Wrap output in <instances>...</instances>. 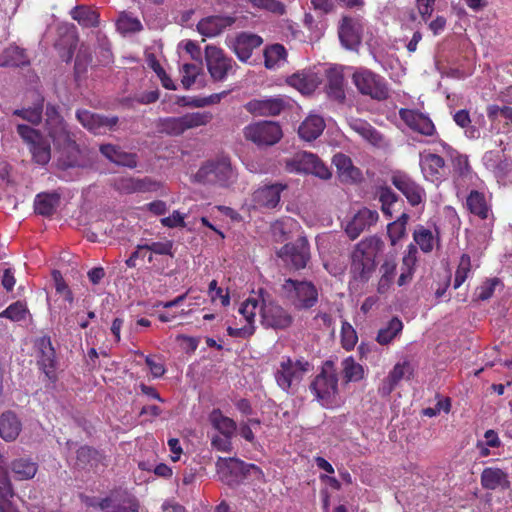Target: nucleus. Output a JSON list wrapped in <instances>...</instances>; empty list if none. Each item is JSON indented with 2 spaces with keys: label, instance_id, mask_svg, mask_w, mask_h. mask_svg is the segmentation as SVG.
I'll return each instance as SVG.
<instances>
[{
  "label": "nucleus",
  "instance_id": "13d9d810",
  "mask_svg": "<svg viewBox=\"0 0 512 512\" xmlns=\"http://www.w3.org/2000/svg\"><path fill=\"white\" fill-rule=\"evenodd\" d=\"M117 27L118 30L123 33H130L140 31L142 29V24L138 19L128 16L127 14H123L117 21Z\"/></svg>",
  "mask_w": 512,
  "mask_h": 512
},
{
  "label": "nucleus",
  "instance_id": "bb28decb",
  "mask_svg": "<svg viewBox=\"0 0 512 512\" xmlns=\"http://www.w3.org/2000/svg\"><path fill=\"white\" fill-rule=\"evenodd\" d=\"M326 78V88L329 97L340 102L343 101L345 99L343 68L335 66L327 69Z\"/></svg>",
  "mask_w": 512,
  "mask_h": 512
},
{
  "label": "nucleus",
  "instance_id": "2f4dec72",
  "mask_svg": "<svg viewBox=\"0 0 512 512\" xmlns=\"http://www.w3.org/2000/svg\"><path fill=\"white\" fill-rule=\"evenodd\" d=\"M157 184L149 178L135 179L122 177L116 180L115 187L122 193L146 192L156 189Z\"/></svg>",
  "mask_w": 512,
  "mask_h": 512
},
{
  "label": "nucleus",
  "instance_id": "f03ea898",
  "mask_svg": "<svg viewBox=\"0 0 512 512\" xmlns=\"http://www.w3.org/2000/svg\"><path fill=\"white\" fill-rule=\"evenodd\" d=\"M383 247V241L377 236L364 238L355 245L350 266V273L355 280L365 283L372 277L376 269V257Z\"/></svg>",
  "mask_w": 512,
  "mask_h": 512
},
{
  "label": "nucleus",
  "instance_id": "09e8293b",
  "mask_svg": "<svg viewBox=\"0 0 512 512\" xmlns=\"http://www.w3.org/2000/svg\"><path fill=\"white\" fill-rule=\"evenodd\" d=\"M342 372L347 382H356L363 378L364 369L352 357L345 358L342 363Z\"/></svg>",
  "mask_w": 512,
  "mask_h": 512
},
{
  "label": "nucleus",
  "instance_id": "3c124183",
  "mask_svg": "<svg viewBox=\"0 0 512 512\" xmlns=\"http://www.w3.org/2000/svg\"><path fill=\"white\" fill-rule=\"evenodd\" d=\"M29 314V310L25 303L21 301H16L10 304L5 310L0 313L1 318H7L11 321H22L25 320L27 315Z\"/></svg>",
  "mask_w": 512,
  "mask_h": 512
},
{
  "label": "nucleus",
  "instance_id": "6e6d98bb",
  "mask_svg": "<svg viewBox=\"0 0 512 512\" xmlns=\"http://www.w3.org/2000/svg\"><path fill=\"white\" fill-rule=\"evenodd\" d=\"M358 340L357 333L350 323L347 321L342 322L341 327V343L342 347L346 350L354 348Z\"/></svg>",
  "mask_w": 512,
  "mask_h": 512
},
{
  "label": "nucleus",
  "instance_id": "6e6552de",
  "mask_svg": "<svg viewBox=\"0 0 512 512\" xmlns=\"http://www.w3.org/2000/svg\"><path fill=\"white\" fill-rule=\"evenodd\" d=\"M285 170L289 173L311 174L320 179L331 178L329 168L315 154L301 151L284 161Z\"/></svg>",
  "mask_w": 512,
  "mask_h": 512
},
{
  "label": "nucleus",
  "instance_id": "bf43d9fd",
  "mask_svg": "<svg viewBox=\"0 0 512 512\" xmlns=\"http://www.w3.org/2000/svg\"><path fill=\"white\" fill-rule=\"evenodd\" d=\"M145 252H151L157 255H170L172 256L173 242H151L143 245Z\"/></svg>",
  "mask_w": 512,
  "mask_h": 512
},
{
  "label": "nucleus",
  "instance_id": "338daca9",
  "mask_svg": "<svg viewBox=\"0 0 512 512\" xmlns=\"http://www.w3.org/2000/svg\"><path fill=\"white\" fill-rule=\"evenodd\" d=\"M255 332L254 322H247V325L241 328L228 327L227 333L231 337L247 338Z\"/></svg>",
  "mask_w": 512,
  "mask_h": 512
},
{
  "label": "nucleus",
  "instance_id": "c03bdc74",
  "mask_svg": "<svg viewBox=\"0 0 512 512\" xmlns=\"http://www.w3.org/2000/svg\"><path fill=\"white\" fill-rule=\"evenodd\" d=\"M402 329V321L397 317H393L385 327L379 330L376 340L381 345H387L401 333Z\"/></svg>",
  "mask_w": 512,
  "mask_h": 512
},
{
  "label": "nucleus",
  "instance_id": "4be33fe9",
  "mask_svg": "<svg viewBox=\"0 0 512 512\" xmlns=\"http://www.w3.org/2000/svg\"><path fill=\"white\" fill-rule=\"evenodd\" d=\"M235 23V18L226 15H212L201 19L197 31L204 37L213 38Z\"/></svg>",
  "mask_w": 512,
  "mask_h": 512
},
{
  "label": "nucleus",
  "instance_id": "9b49d317",
  "mask_svg": "<svg viewBox=\"0 0 512 512\" xmlns=\"http://www.w3.org/2000/svg\"><path fill=\"white\" fill-rule=\"evenodd\" d=\"M282 130L278 123L262 121L244 128V136L258 146H272L282 138Z\"/></svg>",
  "mask_w": 512,
  "mask_h": 512
},
{
  "label": "nucleus",
  "instance_id": "7ed1b4c3",
  "mask_svg": "<svg viewBox=\"0 0 512 512\" xmlns=\"http://www.w3.org/2000/svg\"><path fill=\"white\" fill-rule=\"evenodd\" d=\"M315 399L325 408H331L337 402L338 376L331 361H326L322 370L309 385Z\"/></svg>",
  "mask_w": 512,
  "mask_h": 512
},
{
  "label": "nucleus",
  "instance_id": "c756f323",
  "mask_svg": "<svg viewBox=\"0 0 512 512\" xmlns=\"http://www.w3.org/2000/svg\"><path fill=\"white\" fill-rule=\"evenodd\" d=\"M481 485L487 490L507 489L510 481L508 474L502 469L487 467L481 473Z\"/></svg>",
  "mask_w": 512,
  "mask_h": 512
},
{
  "label": "nucleus",
  "instance_id": "1a4fd4ad",
  "mask_svg": "<svg viewBox=\"0 0 512 512\" xmlns=\"http://www.w3.org/2000/svg\"><path fill=\"white\" fill-rule=\"evenodd\" d=\"M282 291L283 296L298 310L310 309L318 301L317 289L308 281L286 279Z\"/></svg>",
  "mask_w": 512,
  "mask_h": 512
},
{
  "label": "nucleus",
  "instance_id": "6ab92c4d",
  "mask_svg": "<svg viewBox=\"0 0 512 512\" xmlns=\"http://www.w3.org/2000/svg\"><path fill=\"white\" fill-rule=\"evenodd\" d=\"M379 219V214L375 210L368 208L360 209L345 225V233L350 240H355L361 233L375 225Z\"/></svg>",
  "mask_w": 512,
  "mask_h": 512
},
{
  "label": "nucleus",
  "instance_id": "423d86ee",
  "mask_svg": "<svg viewBox=\"0 0 512 512\" xmlns=\"http://www.w3.org/2000/svg\"><path fill=\"white\" fill-rule=\"evenodd\" d=\"M202 184H214L227 187L237 179V173L228 158L208 161L202 165L194 176Z\"/></svg>",
  "mask_w": 512,
  "mask_h": 512
},
{
  "label": "nucleus",
  "instance_id": "20e7f679",
  "mask_svg": "<svg viewBox=\"0 0 512 512\" xmlns=\"http://www.w3.org/2000/svg\"><path fill=\"white\" fill-rule=\"evenodd\" d=\"M309 368V362L303 359L282 358L274 371V378L281 390L288 394H294Z\"/></svg>",
  "mask_w": 512,
  "mask_h": 512
},
{
  "label": "nucleus",
  "instance_id": "ddd939ff",
  "mask_svg": "<svg viewBox=\"0 0 512 512\" xmlns=\"http://www.w3.org/2000/svg\"><path fill=\"white\" fill-rule=\"evenodd\" d=\"M262 43L263 40L259 35L249 32H241L226 38L227 46L242 62H246L251 57L253 50L260 47Z\"/></svg>",
  "mask_w": 512,
  "mask_h": 512
},
{
  "label": "nucleus",
  "instance_id": "864d4df0",
  "mask_svg": "<svg viewBox=\"0 0 512 512\" xmlns=\"http://www.w3.org/2000/svg\"><path fill=\"white\" fill-rule=\"evenodd\" d=\"M471 271V259L468 254H463L460 258L457 270L455 272V279L453 287L454 289L459 288L467 279Z\"/></svg>",
  "mask_w": 512,
  "mask_h": 512
},
{
  "label": "nucleus",
  "instance_id": "4d7b16f0",
  "mask_svg": "<svg viewBox=\"0 0 512 512\" xmlns=\"http://www.w3.org/2000/svg\"><path fill=\"white\" fill-rule=\"evenodd\" d=\"M52 275L55 282L56 293L59 294L64 301L72 304L74 301L73 293L64 281L61 273L59 271H54Z\"/></svg>",
  "mask_w": 512,
  "mask_h": 512
},
{
  "label": "nucleus",
  "instance_id": "dca6fc26",
  "mask_svg": "<svg viewBox=\"0 0 512 512\" xmlns=\"http://www.w3.org/2000/svg\"><path fill=\"white\" fill-rule=\"evenodd\" d=\"M285 261H290L295 269L305 268L310 259L309 244L305 237H299L282 247L279 253Z\"/></svg>",
  "mask_w": 512,
  "mask_h": 512
},
{
  "label": "nucleus",
  "instance_id": "39448f33",
  "mask_svg": "<svg viewBox=\"0 0 512 512\" xmlns=\"http://www.w3.org/2000/svg\"><path fill=\"white\" fill-rule=\"evenodd\" d=\"M213 115L209 111L190 112L178 117L160 118L157 123L159 132L170 136H180L190 129L206 126Z\"/></svg>",
  "mask_w": 512,
  "mask_h": 512
},
{
  "label": "nucleus",
  "instance_id": "c9c22d12",
  "mask_svg": "<svg viewBox=\"0 0 512 512\" xmlns=\"http://www.w3.org/2000/svg\"><path fill=\"white\" fill-rule=\"evenodd\" d=\"M350 128L363 139L375 146H380L383 142L382 135L367 121L362 119H351Z\"/></svg>",
  "mask_w": 512,
  "mask_h": 512
},
{
  "label": "nucleus",
  "instance_id": "5701e85b",
  "mask_svg": "<svg viewBox=\"0 0 512 512\" xmlns=\"http://www.w3.org/2000/svg\"><path fill=\"white\" fill-rule=\"evenodd\" d=\"M286 82L302 94H311L321 83V78L317 72L308 69L292 74L287 78Z\"/></svg>",
  "mask_w": 512,
  "mask_h": 512
},
{
  "label": "nucleus",
  "instance_id": "473e14b6",
  "mask_svg": "<svg viewBox=\"0 0 512 512\" xmlns=\"http://www.w3.org/2000/svg\"><path fill=\"white\" fill-rule=\"evenodd\" d=\"M325 126L321 116L310 114L299 126L298 134L305 141H313L322 134Z\"/></svg>",
  "mask_w": 512,
  "mask_h": 512
},
{
  "label": "nucleus",
  "instance_id": "a19ab883",
  "mask_svg": "<svg viewBox=\"0 0 512 512\" xmlns=\"http://www.w3.org/2000/svg\"><path fill=\"white\" fill-rule=\"evenodd\" d=\"M287 61V51L281 44H273L264 50V64L267 69H277Z\"/></svg>",
  "mask_w": 512,
  "mask_h": 512
},
{
  "label": "nucleus",
  "instance_id": "49530a36",
  "mask_svg": "<svg viewBox=\"0 0 512 512\" xmlns=\"http://www.w3.org/2000/svg\"><path fill=\"white\" fill-rule=\"evenodd\" d=\"M467 207L470 212L479 216L481 219H487L489 215V207L487 206L485 197L478 191H472L467 197Z\"/></svg>",
  "mask_w": 512,
  "mask_h": 512
},
{
  "label": "nucleus",
  "instance_id": "37998d69",
  "mask_svg": "<svg viewBox=\"0 0 512 512\" xmlns=\"http://www.w3.org/2000/svg\"><path fill=\"white\" fill-rule=\"evenodd\" d=\"M218 473H224L225 471L248 474L250 470L258 471V467L254 464H246L243 461L235 458H219L216 462Z\"/></svg>",
  "mask_w": 512,
  "mask_h": 512
},
{
  "label": "nucleus",
  "instance_id": "5fc2aeb1",
  "mask_svg": "<svg viewBox=\"0 0 512 512\" xmlns=\"http://www.w3.org/2000/svg\"><path fill=\"white\" fill-rule=\"evenodd\" d=\"M43 105L37 104L32 108L17 109L13 112L14 115L23 118L31 124H39L42 119Z\"/></svg>",
  "mask_w": 512,
  "mask_h": 512
},
{
  "label": "nucleus",
  "instance_id": "680f3d73",
  "mask_svg": "<svg viewBox=\"0 0 512 512\" xmlns=\"http://www.w3.org/2000/svg\"><path fill=\"white\" fill-rule=\"evenodd\" d=\"M411 373L410 363L404 361L402 363H397L393 369L388 374V377L391 379V382L399 383L407 374Z\"/></svg>",
  "mask_w": 512,
  "mask_h": 512
},
{
  "label": "nucleus",
  "instance_id": "0eeeda50",
  "mask_svg": "<svg viewBox=\"0 0 512 512\" xmlns=\"http://www.w3.org/2000/svg\"><path fill=\"white\" fill-rule=\"evenodd\" d=\"M352 82L360 94L373 100L384 101L390 96L385 78L370 69L356 68L352 74Z\"/></svg>",
  "mask_w": 512,
  "mask_h": 512
},
{
  "label": "nucleus",
  "instance_id": "69168bd1",
  "mask_svg": "<svg viewBox=\"0 0 512 512\" xmlns=\"http://www.w3.org/2000/svg\"><path fill=\"white\" fill-rule=\"evenodd\" d=\"M499 284L497 278L489 279L479 287L478 298L482 301L488 300L493 295L496 286Z\"/></svg>",
  "mask_w": 512,
  "mask_h": 512
},
{
  "label": "nucleus",
  "instance_id": "a211bd4d",
  "mask_svg": "<svg viewBox=\"0 0 512 512\" xmlns=\"http://www.w3.org/2000/svg\"><path fill=\"white\" fill-rule=\"evenodd\" d=\"M37 363L46 377L50 380L56 378V356L50 337L43 336L36 340Z\"/></svg>",
  "mask_w": 512,
  "mask_h": 512
},
{
  "label": "nucleus",
  "instance_id": "de8ad7c7",
  "mask_svg": "<svg viewBox=\"0 0 512 512\" xmlns=\"http://www.w3.org/2000/svg\"><path fill=\"white\" fill-rule=\"evenodd\" d=\"M14 497L12 484L7 476L3 477L0 483V512H15L17 509L12 504Z\"/></svg>",
  "mask_w": 512,
  "mask_h": 512
},
{
  "label": "nucleus",
  "instance_id": "0e129e2a",
  "mask_svg": "<svg viewBox=\"0 0 512 512\" xmlns=\"http://www.w3.org/2000/svg\"><path fill=\"white\" fill-rule=\"evenodd\" d=\"M387 233L392 245H396V243L405 236L406 228L402 223L392 222L388 224Z\"/></svg>",
  "mask_w": 512,
  "mask_h": 512
},
{
  "label": "nucleus",
  "instance_id": "a18cd8bd",
  "mask_svg": "<svg viewBox=\"0 0 512 512\" xmlns=\"http://www.w3.org/2000/svg\"><path fill=\"white\" fill-rule=\"evenodd\" d=\"M417 246L413 243L408 245L406 254L403 257V266L405 267V271H403L398 278V285H405L408 280L412 277V270L417 262Z\"/></svg>",
  "mask_w": 512,
  "mask_h": 512
},
{
  "label": "nucleus",
  "instance_id": "2eb2a0df",
  "mask_svg": "<svg viewBox=\"0 0 512 512\" xmlns=\"http://www.w3.org/2000/svg\"><path fill=\"white\" fill-rule=\"evenodd\" d=\"M400 119L414 132L423 136L432 137L437 135L436 127L430 117L422 112L413 109L401 108Z\"/></svg>",
  "mask_w": 512,
  "mask_h": 512
},
{
  "label": "nucleus",
  "instance_id": "e2e57ef3",
  "mask_svg": "<svg viewBox=\"0 0 512 512\" xmlns=\"http://www.w3.org/2000/svg\"><path fill=\"white\" fill-rule=\"evenodd\" d=\"M17 132L30 146L42 137L38 131L25 124H18Z\"/></svg>",
  "mask_w": 512,
  "mask_h": 512
},
{
  "label": "nucleus",
  "instance_id": "052dcab7",
  "mask_svg": "<svg viewBox=\"0 0 512 512\" xmlns=\"http://www.w3.org/2000/svg\"><path fill=\"white\" fill-rule=\"evenodd\" d=\"M182 73V84L185 89H189L196 80L199 73V67L195 64H184L181 69Z\"/></svg>",
  "mask_w": 512,
  "mask_h": 512
},
{
  "label": "nucleus",
  "instance_id": "ea45409f",
  "mask_svg": "<svg viewBox=\"0 0 512 512\" xmlns=\"http://www.w3.org/2000/svg\"><path fill=\"white\" fill-rule=\"evenodd\" d=\"M10 470L16 480H29L32 479L38 470L35 462L27 458L15 459L10 464Z\"/></svg>",
  "mask_w": 512,
  "mask_h": 512
},
{
  "label": "nucleus",
  "instance_id": "8fccbe9b",
  "mask_svg": "<svg viewBox=\"0 0 512 512\" xmlns=\"http://www.w3.org/2000/svg\"><path fill=\"white\" fill-rule=\"evenodd\" d=\"M33 159L41 165H45L50 161L51 149L49 143L42 137L30 146Z\"/></svg>",
  "mask_w": 512,
  "mask_h": 512
},
{
  "label": "nucleus",
  "instance_id": "7c9ffc66",
  "mask_svg": "<svg viewBox=\"0 0 512 512\" xmlns=\"http://www.w3.org/2000/svg\"><path fill=\"white\" fill-rule=\"evenodd\" d=\"M22 430V423L18 416L12 412H4L0 416V437L7 441H14Z\"/></svg>",
  "mask_w": 512,
  "mask_h": 512
},
{
  "label": "nucleus",
  "instance_id": "774afa93",
  "mask_svg": "<svg viewBox=\"0 0 512 512\" xmlns=\"http://www.w3.org/2000/svg\"><path fill=\"white\" fill-rule=\"evenodd\" d=\"M231 439L232 437H226L221 434L214 435L211 439V445L218 451L229 452L232 449Z\"/></svg>",
  "mask_w": 512,
  "mask_h": 512
},
{
  "label": "nucleus",
  "instance_id": "72a5a7b5",
  "mask_svg": "<svg viewBox=\"0 0 512 512\" xmlns=\"http://www.w3.org/2000/svg\"><path fill=\"white\" fill-rule=\"evenodd\" d=\"M332 162L337 168V172L342 181L355 182L361 178L360 170L353 166L348 156L338 153L334 155Z\"/></svg>",
  "mask_w": 512,
  "mask_h": 512
},
{
  "label": "nucleus",
  "instance_id": "f3484780",
  "mask_svg": "<svg viewBox=\"0 0 512 512\" xmlns=\"http://www.w3.org/2000/svg\"><path fill=\"white\" fill-rule=\"evenodd\" d=\"M362 24L359 19L344 16L338 27L341 44L349 50H356L362 40Z\"/></svg>",
  "mask_w": 512,
  "mask_h": 512
},
{
  "label": "nucleus",
  "instance_id": "f257e3e1",
  "mask_svg": "<svg viewBox=\"0 0 512 512\" xmlns=\"http://www.w3.org/2000/svg\"><path fill=\"white\" fill-rule=\"evenodd\" d=\"M257 310L260 314L261 324L265 328L286 329L293 322L292 315L264 289L254 292L239 307V313L247 322H254Z\"/></svg>",
  "mask_w": 512,
  "mask_h": 512
},
{
  "label": "nucleus",
  "instance_id": "9d476101",
  "mask_svg": "<svg viewBox=\"0 0 512 512\" xmlns=\"http://www.w3.org/2000/svg\"><path fill=\"white\" fill-rule=\"evenodd\" d=\"M45 116V129L56 147H67L76 143L75 133L68 128L55 105L47 104Z\"/></svg>",
  "mask_w": 512,
  "mask_h": 512
},
{
  "label": "nucleus",
  "instance_id": "b1692460",
  "mask_svg": "<svg viewBox=\"0 0 512 512\" xmlns=\"http://www.w3.org/2000/svg\"><path fill=\"white\" fill-rule=\"evenodd\" d=\"M420 167L425 179L431 182L438 181L445 175V161L434 153L421 154Z\"/></svg>",
  "mask_w": 512,
  "mask_h": 512
},
{
  "label": "nucleus",
  "instance_id": "58836bf2",
  "mask_svg": "<svg viewBox=\"0 0 512 512\" xmlns=\"http://www.w3.org/2000/svg\"><path fill=\"white\" fill-rule=\"evenodd\" d=\"M60 204L58 193H40L34 201L35 212L42 216L52 215Z\"/></svg>",
  "mask_w": 512,
  "mask_h": 512
},
{
  "label": "nucleus",
  "instance_id": "a878e982",
  "mask_svg": "<svg viewBox=\"0 0 512 512\" xmlns=\"http://www.w3.org/2000/svg\"><path fill=\"white\" fill-rule=\"evenodd\" d=\"M284 101L281 98H268L263 100H251L245 108L248 112L260 116H276L284 109Z\"/></svg>",
  "mask_w": 512,
  "mask_h": 512
},
{
  "label": "nucleus",
  "instance_id": "cd10ccee",
  "mask_svg": "<svg viewBox=\"0 0 512 512\" xmlns=\"http://www.w3.org/2000/svg\"><path fill=\"white\" fill-rule=\"evenodd\" d=\"M62 152L58 159L59 168L66 170L70 168H86L89 162L83 157L77 143L67 147H61Z\"/></svg>",
  "mask_w": 512,
  "mask_h": 512
},
{
  "label": "nucleus",
  "instance_id": "79ce46f5",
  "mask_svg": "<svg viewBox=\"0 0 512 512\" xmlns=\"http://www.w3.org/2000/svg\"><path fill=\"white\" fill-rule=\"evenodd\" d=\"M70 16L83 27H96L99 23V15L88 6L79 5L70 11Z\"/></svg>",
  "mask_w": 512,
  "mask_h": 512
},
{
  "label": "nucleus",
  "instance_id": "4c0bfd02",
  "mask_svg": "<svg viewBox=\"0 0 512 512\" xmlns=\"http://www.w3.org/2000/svg\"><path fill=\"white\" fill-rule=\"evenodd\" d=\"M28 64L29 57L25 50L15 45H10L0 55L1 67H19Z\"/></svg>",
  "mask_w": 512,
  "mask_h": 512
},
{
  "label": "nucleus",
  "instance_id": "f704fd0d",
  "mask_svg": "<svg viewBox=\"0 0 512 512\" xmlns=\"http://www.w3.org/2000/svg\"><path fill=\"white\" fill-rule=\"evenodd\" d=\"M99 508L103 512H139L137 500L130 497L122 500L111 497L103 498L99 503Z\"/></svg>",
  "mask_w": 512,
  "mask_h": 512
},
{
  "label": "nucleus",
  "instance_id": "e433bc0d",
  "mask_svg": "<svg viewBox=\"0 0 512 512\" xmlns=\"http://www.w3.org/2000/svg\"><path fill=\"white\" fill-rule=\"evenodd\" d=\"M209 421L212 427L219 432V434L226 437H233L237 430L236 422L225 416L220 409H213L209 414Z\"/></svg>",
  "mask_w": 512,
  "mask_h": 512
},
{
  "label": "nucleus",
  "instance_id": "393cba45",
  "mask_svg": "<svg viewBox=\"0 0 512 512\" xmlns=\"http://www.w3.org/2000/svg\"><path fill=\"white\" fill-rule=\"evenodd\" d=\"M99 150L106 159L119 166H124L131 169L137 166L136 154L126 152L117 145L102 144Z\"/></svg>",
  "mask_w": 512,
  "mask_h": 512
},
{
  "label": "nucleus",
  "instance_id": "c85d7f7f",
  "mask_svg": "<svg viewBox=\"0 0 512 512\" xmlns=\"http://www.w3.org/2000/svg\"><path fill=\"white\" fill-rule=\"evenodd\" d=\"M413 240L423 253H430L439 245L438 229L431 230L423 225H417L413 231Z\"/></svg>",
  "mask_w": 512,
  "mask_h": 512
},
{
  "label": "nucleus",
  "instance_id": "aec40b11",
  "mask_svg": "<svg viewBox=\"0 0 512 512\" xmlns=\"http://www.w3.org/2000/svg\"><path fill=\"white\" fill-rule=\"evenodd\" d=\"M286 189L287 185L283 183L265 184L253 192L252 201L258 207L273 209L278 206L281 193Z\"/></svg>",
  "mask_w": 512,
  "mask_h": 512
},
{
  "label": "nucleus",
  "instance_id": "f8f14e48",
  "mask_svg": "<svg viewBox=\"0 0 512 512\" xmlns=\"http://www.w3.org/2000/svg\"><path fill=\"white\" fill-rule=\"evenodd\" d=\"M205 61L208 72L215 81H223L236 65L232 58L228 57L222 49L214 45L206 46Z\"/></svg>",
  "mask_w": 512,
  "mask_h": 512
},
{
  "label": "nucleus",
  "instance_id": "603ef678",
  "mask_svg": "<svg viewBox=\"0 0 512 512\" xmlns=\"http://www.w3.org/2000/svg\"><path fill=\"white\" fill-rule=\"evenodd\" d=\"M248 2L257 9L266 10L276 15H283L286 12L284 3L279 0H248Z\"/></svg>",
  "mask_w": 512,
  "mask_h": 512
},
{
  "label": "nucleus",
  "instance_id": "412c9836",
  "mask_svg": "<svg viewBox=\"0 0 512 512\" xmlns=\"http://www.w3.org/2000/svg\"><path fill=\"white\" fill-rule=\"evenodd\" d=\"M76 118L83 127L95 134L102 133L106 129H112L118 123V117L116 116L104 117L88 110H78Z\"/></svg>",
  "mask_w": 512,
  "mask_h": 512
},
{
  "label": "nucleus",
  "instance_id": "4468645a",
  "mask_svg": "<svg viewBox=\"0 0 512 512\" xmlns=\"http://www.w3.org/2000/svg\"><path fill=\"white\" fill-rule=\"evenodd\" d=\"M391 181L412 206H418L426 200L424 188L408 174L396 172L393 174Z\"/></svg>",
  "mask_w": 512,
  "mask_h": 512
}]
</instances>
